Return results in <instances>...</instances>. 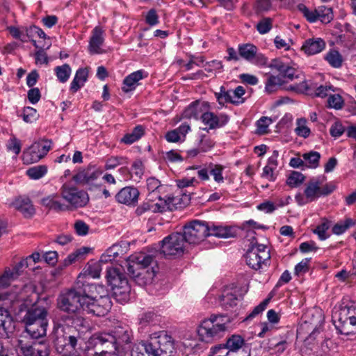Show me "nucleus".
<instances>
[{
  "instance_id": "54",
  "label": "nucleus",
  "mask_w": 356,
  "mask_h": 356,
  "mask_svg": "<svg viewBox=\"0 0 356 356\" xmlns=\"http://www.w3.org/2000/svg\"><path fill=\"white\" fill-rule=\"evenodd\" d=\"M11 325V319L9 316L0 314V338L8 337L10 332V326Z\"/></svg>"
},
{
  "instance_id": "62",
  "label": "nucleus",
  "mask_w": 356,
  "mask_h": 356,
  "mask_svg": "<svg viewBox=\"0 0 356 356\" xmlns=\"http://www.w3.org/2000/svg\"><path fill=\"white\" fill-rule=\"evenodd\" d=\"M124 160L121 156H112L106 160L104 168L105 170L114 169L117 166L123 164Z\"/></svg>"
},
{
  "instance_id": "46",
  "label": "nucleus",
  "mask_w": 356,
  "mask_h": 356,
  "mask_svg": "<svg viewBox=\"0 0 356 356\" xmlns=\"http://www.w3.org/2000/svg\"><path fill=\"white\" fill-rule=\"evenodd\" d=\"M318 20L327 24L330 22L334 17L332 8L325 6H318L316 8Z\"/></svg>"
},
{
  "instance_id": "64",
  "label": "nucleus",
  "mask_w": 356,
  "mask_h": 356,
  "mask_svg": "<svg viewBox=\"0 0 356 356\" xmlns=\"http://www.w3.org/2000/svg\"><path fill=\"white\" fill-rule=\"evenodd\" d=\"M143 348H145V345L144 343L138 344L135 346L131 351V356H152L150 351H147V350L142 349Z\"/></svg>"
},
{
  "instance_id": "2",
  "label": "nucleus",
  "mask_w": 356,
  "mask_h": 356,
  "mask_svg": "<svg viewBox=\"0 0 356 356\" xmlns=\"http://www.w3.org/2000/svg\"><path fill=\"white\" fill-rule=\"evenodd\" d=\"M48 312L44 307L33 305L29 308L22 319L26 332L33 339L46 336Z\"/></svg>"
},
{
  "instance_id": "11",
  "label": "nucleus",
  "mask_w": 356,
  "mask_h": 356,
  "mask_svg": "<svg viewBox=\"0 0 356 356\" xmlns=\"http://www.w3.org/2000/svg\"><path fill=\"white\" fill-rule=\"evenodd\" d=\"M60 194L63 199L68 203L69 209L83 207L89 201L88 195L86 191L66 184L62 186Z\"/></svg>"
},
{
  "instance_id": "20",
  "label": "nucleus",
  "mask_w": 356,
  "mask_h": 356,
  "mask_svg": "<svg viewBox=\"0 0 356 356\" xmlns=\"http://www.w3.org/2000/svg\"><path fill=\"white\" fill-rule=\"evenodd\" d=\"M351 314L352 307L347 306L341 307L333 313L332 321L340 334H348L349 333L347 325L348 321H350V316Z\"/></svg>"
},
{
  "instance_id": "63",
  "label": "nucleus",
  "mask_w": 356,
  "mask_h": 356,
  "mask_svg": "<svg viewBox=\"0 0 356 356\" xmlns=\"http://www.w3.org/2000/svg\"><path fill=\"white\" fill-rule=\"evenodd\" d=\"M8 29L10 33L13 38L18 39L23 42H26L24 27L19 29L15 26H10Z\"/></svg>"
},
{
  "instance_id": "31",
  "label": "nucleus",
  "mask_w": 356,
  "mask_h": 356,
  "mask_svg": "<svg viewBox=\"0 0 356 356\" xmlns=\"http://www.w3.org/2000/svg\"><path fill=\"white\" fill-rule=\"evenodd\" d=\"M106 278L107 283L113 288L122 284V282H128L124 273L120 268H108L106 270Z\"/></svg>"
},
{
  "instance_id": "34",
  "label": "nucleus",
  "mask_w": 356,
  "mask_h": 356,
  "mask_svg": "<svg viewBox=\"0 0 356 356\" xmlns=\"http://www.w3.org/2000/svg\"><path fill=\"white\" fill-rule=\"evenodd\" d=\"M102 270L100 263L96 261H90L80 273L77 280L83 281V277H90L92 278H99Z\"/></svg>"
},
{
  "instance_id": "13",
  "label": "nucleus",
  "mask_w": 356,
  "mask_h": 356,
  "mask_svg": "<svg viewBox=\"0 0 356 356\" xmlns=\"http://www.w3.org/2000/svg\"><path fill=\"white\" fill-rule=\"evenodd\" d=\"M94 290L89 292L85 311L97 316H104L108 314L112 307L110 298L108 296H101L98 299L94 296Z\"/></svg>"
},
{
  "instance_id": "56",
  "label": "nucleus",
  "mask_w": 356,
  "mask_h": 356,
  "mask_svg": "<svg viewBox=\"0 0 356 356\" xmlns=\"http://www.w3.org/2000/svg\"><path fill=\"white\" fill-rule=\"evenodd\" d=\"M298 7V10L309 22H315L318 20L316 8L314 10H310L304 4H299Z\"/></svg>"
},
{
  "instance_id": "16",
  "label": "nucleus",
  "mask_w": 356,
  "mask_h": 356,
  "mask_svg": "<svg viewBox=\"0 0 356 356\" xmlns=\"http://www.w3.org/2000/svg\"><path fill=\"white\" fill-rule=\"evenodd\" d=\"M51 149L47 141L35 142L22 154V161L24 164L29 165L38 162Z\"/></svg>"
},
{
  "instance_id": "10",
  "label": "nucleus",
  "mask_w": 356,
  "mask_h": 356,
  "mask_svg": "<svg viewBox=\"0 0 356 356\" xmlns=\"http://www.w3.org/2000/svg\"><path fill=\"white\" fill-rule=\"evenodd\" d=\"M209 225L207 222L193 220L184 227L183 236L190 244H197L209 236Z\"/></svg>"
},
{
  "instance_id": "53",
  "label": "nucleus",
  "mask_w": 356,
  "mask_h": 356,
  "mask_svg": "<svg viewBox=\"0 0 356 356\" xmlns=\"http://www.w3.org/2000/svg\"><path fill=\"white\" fill-rule=\"evenodd\" d=\"M271 7V0H255L252 6L253 10L257 14L268 12Z\"/></svg>"
},
{
  "instance_id": "45",
  "label": "nucleus",
  "mask_w": 356,
  "mask_h": 356,
  "mask_svg": "<svg viewBox=\"0 0 356 356\" xmlns=\"http://www.w3.org/2000/svg\"><path fill=\"white\" fill-rule=\"evenodd\" d=\"M224 169V166L220 164L209 163V174L217 184H220L224 182V177L222 175Z\"/></svg>"
},
{
  "instance_id": "14",
  "label": "nucleus",
  "mask_w": 356,
  "mask_h": 356,
  "mask_svg": "<svg viewBox=\"0 0 356 356\" xmlns=\"http://www.w3.org/2000/svg\"><path fill=\"white\" fill-rule=\"evenodd\" d=\"M289 89L296 92L314 95L322 98L330 96L331 92L334 91L333 87L330 85L317 86L316 84L307 81H302L300 83L291 85Z\"/></svg>"
},
{
  "instance_id": "9",
  "label": "nucleus",
  "mask_w": 356,
  "mask_h": 356,
  "mask_svg": "<svg viewBox=\"0 0 356 356\" xmlns=\"http://www.w3.org/2000/svg\"><path fill=\"white\" fill-rule=\"evenodd\" d=\"M187 243L181 233H172L161 241V252L165 257H179L184 254Z\"/></svg>"
},
{
  "instance_id": "7",
  "label": "nucleus",
  "mask_w": 356,
  "mask_h": 356,
  "mask_svg": "<svg viewBox=\"0 0 356 356\" xmlns=\"http://www.w3.org/2000/svg\"><path fill=\"white\" fill-rule=\"evenodd\" d=\"M142 349L150 351L152 356H172L175 351V343L170 335L165 331L151 334L149 340Z\"/></svg>"
},
{
  "instance_id": "17",
  "label": "nucleus",
  "mask_w": 356,
  "mask_h": 356,
  "mask_svg": "<svg viewBox=\"0 0 356 356\" xmlns=\"http://www.w3.org/2000/svg\"><path fill=\"white\" fill-rule=\"evenodd\" d=\"M238 51L242 58L254 65L262 67L268 64V58L259 52L257 47L252 43L238 44Z\"/></svg>"
},
{
  "instance_id": "1",
  "label": "nucleus",
  "mask_w": 356,
  "mask_h": 356,
  "mask_svg": "<svg viewBox=\"0 0 356 356\" xmlns=\"http://www.w3.org/2000/svg\"><path fill=\"white\" fill-rule=\"evenodd\" d=\"M95 284L86 281L77 280L73 289L62 293L58 298V307L62 311L69 314L79 313L85 311L88 293L96 289Z\"/></svg>"
},
{
  "instance_id": "5",
  "label": "nucleus",
  "mask_w": 356,
  "mask_h": 356,
  "mask_svg": "<svg viewBox=\"0 0 356 356\" xmlns=\"http://www.w3.org/2000/svg\"><path fill=\"white\" fill-rule=\"evenodd\" d=\"M229 322L227 315H211L210 318L203 320L197 329L201 341L211 343L221 338Z\"/></svg>"
},
{
  "instance_id": "6",
  "label": "nucleus",
  "mask_w": 356,
  "mask_h": 356,
  "mask_svg": "<svg viewBox=\"0 0 356 356\" xmlns=\"http://www.w3.org/2000/svg\"><path fill=\"white\" fill-rule=\"evenodd\" d=\"M147 189L149 191L147 200L151 203L143 205L144 210H151L153 212H163L167 210L172 211L175 209L174 204L175 198L168 197L167 199L162 198L160 193L164 188L159 179L154 177H149L146 181Z\"/></svg>"
},
{
  "instance_id": "15",
  "label": "nucleus",
  "mask_w": 356,
  "mask_h": 356,
  "mask_svg": "<svg viewBox=\"0 0 356 356\" xmlns=\"http://www.w3.org/2000/svg\"><path fill=\"white\" fill-rule=\"evenodd\" d=\"M17 348L23 356H49V346L44 342H33L26 337H21Z\"/></svg>"
},
{
  "instance_id": "26",
  "label": "nucleus",
  "mask_w": 356,
  "mask_h": 356,
  "mask_svg": "<svg viewBox=\"0 0 356 356\" xmlns=\"http://www.w3.org/2000/svg\"><path fill=\"white\" fill-rule=\"evenodd\" d=\"M104 33L102 28L99 26L93 29L89 40L88 50L90 53L99 54L102 52L101 47L104 42Z\"/></svg>"
},
{
  "instance_id": "40",
  "label": "nucleus",
  "mask_w": 356,
  "mask_h": 356,
  "mask_svg": "<svg viewBox=\"0 0 356 356\" xmlns=\"http://www.w3.org/2000/svg\"><path fill=\"white\" fill-rule=\"evenodd\" d=\"M216 236L218 238H229L235 236L234 232L232 228L226 227L213 226L209 227V232L208 236Z\"/></svg>"
},
{
  "instance_id": "32",
  "label": "nucleus",
  "mask_w": 356,
  "mask_h": 356,
  "mask_svg": "<svg viewBox=\"0 0 356 356\" xmlns=\"http://www.w3.org/2000/svg\"><path fill=\"white\" fill-rule=\"evenodd\" d=\"M13 206L25 217H31L35 213V208L28 197H19L13 202Z\"/></svg>"
},
{
  "instance_id": "29",
  "label": "nucleus",
  "mask_w": 356,
  "mask_h": 356,
  "mask_svg": "<svg viewBox=\"0 0 356 356\" xmlns=\"http://www.w3.org/2000/svg\"><path fill=\"white\" fill-rule=\"evenodd\" d=\"M325 42L321 38H312L305 40L301 49L308 56L315 55L325 48Z\"/></svg>"
},
{
  "instance_id": "12",
  "label": "nucleus",
  "mask_w": 356,
  "mask_h": 356,
  "mask_svg": "<svg viewBox=\"0 0 356 356\" xmlns=\"http://www.w3.org/2000/svg\"><path fill=\"white\" fill-rule=\"evenodd\" d=\"M270 258L269 250L266 245L263 244L252 246L245 254L247 264L254 270L261 268L263 265L266 266Z\"/></svg>"
},
{
  "instance_id": "55",
  "label": "nucleus",
  "mask_w": 356,
  "mask_h": 356,
  "mask_svg": "<svg viewBox=\"0 0 356 356\" xmlns=\"http://www.w3.org/2000/svg\"><path fill=\"white\" fill-rule=\"evenodd\" d=\"M273 27V20L269 17L263 18L256 26L257 31L260 34L268 33Z\"/></svg>"
},
{
  "instance_id": "8",
  "label": "nucleus",
  "mask_w": 356,
  "mask_h": 356,
  "mask_svg": "<svg viewBox=\"0 0 356 356\" xmlns=\"http://www.w3.org/2000/svg\"><path fill=\"white\" fill-rule=\"evenodd\" d=\"M82 341L83 339L80 333L75 330L57 332L54 340L56 348L60 353L71 350L77 351L81 349Z\"/></svg>"
},
{
  "instance_id": "47",
  "label": "nucleus",
  "mask_w": 356,
  "mask_h": 356,
  "mask_svg": "<svg viewBox=\"0 0 356 356\" xmlns=\"http://www.w3.org/2000/svg\"><path fill=\"white\" fill-rule=\"evenodd\" d=\"M295 133L297 136L307 138L310 135V129L307 126V120L305 118H298L296 120V127Z\"/></svg>"
},
{
  "instance_id": "58",
  "label": "nucleus",
  "mask_w": 356,
  "mask_h": 356,
  "mask_svg": "<svg viewBox=\"0 0 356 356\" xmlns=\"http://www.w3.org/2000/svg\"><path fill=\"white\" fill-rule=\"evenodd\" d=\"M272 123V120L268 117H261L257 122V132L259 134L267 133L269 125Z\"/></svg>"
},
{
  "instance_id": "41",
  "label": "nucleus",
  "mask_w": 356,
  "mask_h": 356,
  "mask_svg": "<svg viewBox=\"0 0 356 356\" xmlns=\"http://www.w3.org/2000/svg\"><path fill=\"white\" fill-rule=\"evenodd\" d=\"M305 161V168H316L319 165L321 154L318 152L310 151L302 156Z\"/></svg>"
},
{
  "instance_id": "24",
  "label": "nucleus",
  "mask_w": 356,
  "mask_h": 356,
  "mask_svg": "<svg viewBox=\"0 0 356 356\" xmlns=\"http://www.w3.org/2000/svg\"><path fill=\"white\" fill-rule=\"evenodd\" d=\"M138 190L133 186L122 188L115 195L116 200L127 205H136L139 196Z\"/></svg>"
},
{
  "instance_id": "42",
  "label": "nucleus",
  "mask_w": 356,
  "mask_h": 356,
  "mask_svg": "<svg viewBox=\"0 0 356 356\" xmlns=\"http://www.w3.org/2000/svg\"><path fill=\"white\" fill-rule=\"evenodd\" d=\"M331 226V222L326 218L322 219L320 224H318L313 232L316 234L318 238L321 241L327 239L330 234L327 233L328 229Z\"/></svg>"
},
{
  "instance_id": "35",
  "label": "nucleus",
  "mask_w": 356,
  "mask_h": 356,
  "mask_svg": "<svg viewBox=\"0 0 356 356\" xmlns=\"http://www.w3.org/2000/svg\"><path fill=\"white\" fill-rule=\"evenodd\" d=\"M88 68H79L75 74V76L70 84V90L74 93L82 88L88 80Z\"/></svg>"
},
{
  "instance_id": "61",
  "label": "nucleus",
  "mask_w": 356,
  "mask_h": 356,
  "mask_svg": "<svg viewBox=\"0 0 356 356\" xmlns=\"http://www.w3.org/2000/svg\"><path fill=\"white\" fill-rule=\"evenodd\" d=\"M327 104L331 108L339 109L342 107L343 101L339 95H330L327 99Z\"/></svg>"
},
{
  "instance_id": "19",
  "label": "nucleus",
  "mask_w": 356,
  "mask_h": 356,
  "mask_svg": "<svg viewBox=\"0 0 356 356\" xmlns=\"http://www.w3.org/2000/svg\"><path fill=\"white\" fill-rule=\"evenodd\" d=\"M154 264V257L149 254H140L130 258L125 262L128 273L136 280L137 274L142 268L148 267Z\"/></svg>"
},
{
  "instance_id": "27",
  "label": "nucleus",
  "mask_w": 356,
  "mask_h": 356,
  "mask_svg": "<svg viewBox=\"0 0 356 356\" xmlns=\"http://www.w3.org/2000/svg\"><path fill=\"white\" fill-rule=\"evenodd\" d=\"M148 76V73L144 70H139L127 76L123 80L122 90L125 92L134 90L139 81Z\"/></svg>"
},
{
  "instance_id": "30",
  "label": "nucleus",
  "mask_w": 356,
  "mask_h": 356,
  "mask_svg": "<svg viewBox=\"0 0 356 356\" xmlns=\"http://www.w3.org/2000/svg\"><path fill=\"white\" fill-rule=\"evenodd\" d=\"M157 265L154 258V264L148 267L142 268L141 271L137 274L136 282L140 285H147L152 283L157 272Z\"/></svg>"
},
{
  "instance_id": "49",
  "label": "nucleus",
  "mask_w": 356,
  "mask_h": 356,
  "mask_svg": "<svg viewBox=\"0 0 356 356\" xmlns=\"http://www.w3.org/2000/svg\"><path fill=\"white\" fill-rule=\"evenodd\" d=\"M325 60L333 67L338 68L341 66L342 57L341 54L335 50H331L327 53Z\"/></svg>"
},
{
  "instance_id": "4",
  "label": "nucleus",
  "mask_w": 356,
  "mask_h": 356,
  "mask_svg": "<svg viewBox=\"0 0 356 356\" xmlns=\"http://www.w3.org/2000/svg\"><path fill=\"white\" fill-rule=\"evenodd\" d=\"M335 189V184L325 182L323 176L312 178L305 184L304 193H298L295 195V200L299 206H303L322 196L331 194Z\"/></svg>"
},
{
  "instance_id": "37",
  "label": "nucleus",
  "mask_w": 356,
  "mask_h": 356,
  "mask_svg": "<svg viewBox=\"0 0 356 356\" xmlns=\"http://www.w3.org/2000/svg\"><path fill=\"white\" fill-rule=\"evenodd\" d=\"M57 198L56 195L48 196L42 199L41 203L43 206L57 211L69 210V206L60 202Z\"/></svg>"
},
{
  "instance_id": "44",
  "label": "nucleus",
  "mask_w": 356,
  "mask_h": 356,
  "mask_svg": "<svg viewBox=\"0 0 356 356\" xmlns=\"http://www.w3.org/2000/svg\"><path fill=\"white\" fill-rule=\"evenodd\" d=\"M17 278V273H13L10 267H6L4 271L0 275V288H7Z\"/></svg>"
},
{
  "instance_id": "60",
  "label": "nucleus",
  "mask_w": 356,
  "mask_h": 356,
  "mask_svg": "<svg viewBox=\"0 0 356 356\" xmlns=\"http://www.w3.org/2000/svg\"><path fill=\"white\" fill-rule=\"evenodd\" d=\"M22 118L26 122H33L37 119L36 109L30 106L25 107L23 110Z\"/></svg>"
},
{
  "instance_id": "43",
  "label": "nucleus",
  "mask_w": 356,
  "mask_h": 356,
  "mask_svg": "<svg viewBox=\"0 0 356 356\" xmlns=\"http://www.w3.org/2000/svg\"><path fill=\"white\" fill-rule=\"evenodd\" d=\"M356 220L346 218L344 220H341L336 223L332 227V232L336 235H341L343 234L349 228L355 226Z\"/></svg>"
},
{
  "instance_id": "51",
  "label": "nucleus",
  "mask_w": 356,
  "mask_h": 356,
  "mask_svg": "<svg viewBox=\"0 0 356 356\" xmlns=\"http://www.w3.org/2000/svg\"><path fill=\"white\" fill-rule=\"evenodd\" d=\"M305 178L301 172L293 171L286 179V184L291 188H296L303 183Z\"/></svg>"
},
{
  "instance_id": "52",
  "label": "nucleus",
  "mask_w": 356,
  "mask_h": 356,
  "mask_svg": "<svg viewBox=\"0 0 356 356\" xmlns=\"http://www.w3.org/2000/svg\"><path fill=\"white\" fill-rule=\"evenodd\" d=\"M216 97L218 103L224 105L225 103L236 104L237 100L234 99L230 94V90H225L223 87L220 88V92H216Z\"/></svg>"
},
{
  "instance_id": "18",
  "label": "nucleus",
  "mask_w": 356,
  "mask_h": 356,
  "mask_svg": "<svg viewBox=\"0 0 356 356\" xmlns=\"http://www.w3.org/2000/svg\"><path fill=\"white\" fill-rule=\"evenodd\" d=\"M103 173V170L96 167H88L79 171L73 176V180L78 184L88 186L89 191H93L97 184L95 182Z\"/></svg>"
},
{
  "instance_id": "48",
  "label": "nucleus",
  "mask_w": 356,
  "mask_h": 356,
  "mask_svg": "<svg viewBox=\"0 0 356 356\" xmlns=\"http://www.w3.org/2000/svg\"><path fill=\"white\" fill-rule=\"evenodd\" d=\"M47 172V167L44 165H40L32 167L27 170V175L32 179H39L44 177Z\"/></svg>"
},
{
  "instance_id": "25",
  "label": "nucleus",
  "mask_w": 356,
  "mask_h": 356,
  "mask_svg": "<svg viewBox=\"0 0 356 356\" xmlns=\"http://www.w3.org/2000/svg\"><path fill=\"white\" fill-rule=\"evenodd\" d=\"M209 108L207 102L196 101L191 104L183 112L184 118L198 120L202 119L203 114Z\"/></svg>"
},
{
  "instance_id": "38",
  "label": "nucleus",
  "mask_w": 356,
  "mask_h": 356,
  "mask_svg": "<svg viewBox=\"0 0 356 356\" xmlns=\"http://www.w3.org/2000/svg\"><path fill=\"white\" fill-rule=\"evenodd\" d=\"M285 81L280 76L271 75L267 78L265 82V91L268 94L275 92L282 87Z\"/></svg>"
},
{
  "instance_id": "33",
  "label": "nucleus",
  "mask_w": 356,
  "mask_h": 356,
  "mask_svg": "<svg viewBox=\"0 0 356 356\" xmlns=\"http://www.w3.org/2000/svg\"><path fill=\"white\" fill-rule=\"evenodd\" d=\"M113 296L115 300L120 304L128 302L130 298L131 288L129 282H122V284L117 286H113Z\"/></svg>"
},
{
  "instance_id": "36",
  "label": "nucleus",
  "mask_w": 356,
  "mask_h": 356,
  "mask_svg": "<svg viewBox=\"0 0 356 356\" xmlns=\"http://www.w3.org/2000/svg\"><path fill=\"white\" fill-rule=\"evenodd\" d=\"M225 346L227 348V352L250 349L245 343V339L238 334H233L229 337L227 339Z\"/></svg>"
},
{
  "instance_id": "39",
  "label": "nucleus",
  "mask_w": 356,
  "mask_h": 356,
  "mask_svg": "<svg viewBox=\"0 0 356 356\" xmlns=\"http://www.w3.org/2000/svg\"><path fill=\"white\" fill-rule=\"evenodd\" d=\"M144 132L143 127L138 125L134 127L131 133L125 134L121 139V142L127 145H131L138 140L144 135Z\"/></svg>"
},
{
  "instance_id": "3",
  "label": "nucleus",
  "mask_w": 356,
  "mask_h": 356,
  "mask_svg": "<svg viewBox=\"0 0 356 356\" xmlns=\"http://www.w3.org/2000/svg\"><path fill=\"white\" fill-rule=\"evenodd\" d=\"M132 332L128 326H117L112 333H98L93 336L96 346H104L111 352H120L131 341Z\"/></svg>"
},
{
  "instance_id": "21",
  "label": "nucleus",
  "mask_w": 356,
  "mask_h": 356,
  "mask_svg": "<svg viewBox=\"0 0 356 356\" xmlns=\"http://www.w3.org/2000/svg\"><path fill=\"white\" fill-rule=\"evenodd\" d=\"M269 67L276 70L280 76L283 79H287L288 81H292L294 79L300 78V73L289 63L283 62L280 59H273L269 64Z\"/></svg>"
},
{
  "instance_id": "22",
  "label": "nucleus",
  "mask_w": 356,
  "mask_h": 356,
  "mask_svg": "<svg viewBox=\"0 0 356 356\" xmlns=\"http://www.w3.org/2000/svg\"><path fill=\"white\" fill-rule=\"evenodd\" d=\"M238 289L235 286H227L219 297V304L225 310L236 306L238 300Z\"/></svg>"
},
{
  "instance_id": "57",
  "label": "nucleus",
  "mask_w": 356,
  "mask_h": 356,
  "mask_svg": "<svg viewBox=\"0 0 356 356\" xmlns=\"http://www.w3.org/2000/svg\"><path fill=\"white\" fill-rule=\"evenodd\" d=\"M311 258H305L300 262L296 265L294 274L297 276L302 275L307 273L309 270V264Z\"/></svg>"
},
{
  "instance_id": "59",
  "label": "nucleus",
  "mask_w": 356,
  "mask_h": 356,
  "mask_svg": "<svg viewBox=\"0 0 356 356\" xmlns=\"http://www.w3.org/2000/svg\"><path fill=\"white\" fill-rule=\"evenodd\" d=\"M190 169L197 170V176L202 181L209 180V163L205 165L204 167L200 165L193 166L188 168V170Z\"/></svg>"
},
{
  "instance_id": "23",
  "label": "nucleus",
  "mask_w": 356,
  "mask_h": 356,
  "mask_svg": "<svg viewBox=\"0 0 356 356\" xmlns=\"http://www.w3.org/2000/svg\"><path fill=\"white\" fill-rule=\"evenodd\" d=\"M202 121L208 127L207 131H209L222 127L228 122L229 118L222 113L216 115L214 113L206 111L203 114Z\"/></svg>"
},
{
  "instance_id": "50",
  "label": "nucleus",
  "mask_w": 356,
  "mask_h": 356,
  "mask_svg": "<svg viewBox=\"0 0 356 356\" xmlns=\"http://www.w3.org/2000/svg\"><path fill=\"white\" fill-rule=\"evenodd\" d=\"M71 72V67L67 64H64L55 68L56 76L61 83H65L68 80Z\"/></svg>"
},
{
  "instance_id": "28",
  "label": "nucleus",
  "mask_w": 356,
  "mask_h": 356,
  "mask_svg": "<svg viewBox=\"0 0 356 356\" xmlns=\"http://www.w3.org/2000/svg\"><path fill=\"white\" fill-rule=\"evenodd\" d=\"M278 151L274 150L272 155L268 158L267 164L263 168L261 177L269 181H275L277 179L276 170L278 166Z\"/></svg>"
}]
</instances>
